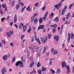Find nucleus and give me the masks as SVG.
<instances>
[{"label": "nucleus", "instance_id": "e433bc0d", "mask_svg": "<svg viewBox=\"0 0 74 74\" xmlns=\"http://www.w3.org/2000/svg\"><path fill=\"white\" fill-rule=\"evenodd\" d=\"M10 45L12 47H14V43H13V42H11L10 43Z\"/></svg>", "mask_w": 74, "mask_h": 74}, {"label": "nucleus", "instance_id": "a878e982", "mask_svg": "<svg viewBox=\"0 0 74 74\" xmlns=\"http://www.w3.org/2000/svg\"><path fill=\"white\" fill-rule=\"evenodd\" d=\"M65 11H66V10L64 9L62 10V15H64V13L65 12Z\"/></svg>", "mask_w": 74, "mask_h": 74}, {"label": "nucleus", "instance_id": "c9c22d12", "mask_svg": "<svg viewBox=\"0 0 74 74\" xmlns=\"http://www.w3.org/2000/svg\"><path fill=\"white\" fill-rule=\"evenodd\" d=\"M51 36H52V35L51 34H48V38L50 39L51 38Z\"/></svg>", "mask_w": 74, "mask_h": 74}, {"label": "nucleus", "instance_id": "69168bd1", "mask_svg": "<svg viewBox=\"0 0 74 74\" xmlns=\"http://www.w3.org/2000/svg\"><path fill=\"white\" fill-rule=\"evenodd\" d=\"M38 71L39 74H41V71L38 70Z\"/></svg>", "mask_w": 74, "mask_h": 74}, {"label": "nucleus", "instance_id": "0eeeda50", "mask_svg": "<svg viewBox=\"0 0 74 74\" xmlns=\"http://www.w3.org/2000/svg\"><path fill=\"white\" fill-rule=\"evenodd\" d=\"M44 25H40L38 27V30L40 29H44Z\"/></svg>", "mask_w": 74, "mask_h": 74}, {"label": "nucleus", "instance_id": "4be33fe9", "mask_svg": "<svg viewBox=\"0 0 74 74\" xmlns=\"http://www.w3.org/2000/svg\"><path fill=\"white\" fill-rule=\"evenodd\" d=\"M58 53V51L57 50H56L54 51L53 55H57V53Z\"/></svg>", "mask_w": 74, "mask_h": 74}, {"label": "nucleus", "instance_id": "6ab92c4d", "mask_svg": "<svg viewBox=\"0 0 74 74\" xmlns=\"http://www.w3.org/2000/svg\"><path fill=\"white\" fill-rule=\"evenodd\" d=\"M20 7V5L19 4H17L16 6V10H18L19 9V8Z\"/></svg>", "mask_w": 74, "mask_h": 74}, {"label": "nucleus", "instance_id": "e2e57ef3", "mask_svg": "<svg viewBox=\"0 0 74 74\" xmlns=\"http://www.w3.org/2000/svg\"><path fill=\"white\" fill-rule=\"evenodd\" d=\"M34 16H37L38 15V14H37V13H36L35 14H34Z\"/></svg>", "mask_w": 74, "mask_h": 74}, {"label": "nucleus", "instance_id": "2f4dec72", "mask_svg": "<svg viewBox=\"0 0 74 74\" xmlns=\"http://www.w3.org/2000/svg\"><path fill=\"white\" fill-rule=\"evenodd\" d=\"M50 71L52 72V74H55V71L53 70L52 69H50Z\"/></svg>", "mask_w": 74, "mask_h": 74}, {"label": "nucleus", "instance_id": "8fccbe9b", "mask_svg": "<svg viewBox=\"0 0 74 74\" xmlns=\"http://www.w3.org/2000/svg\"><path fill=\"white\" fill-rule=\"evenodd\" d=\"M4 19H5V18H1V21L2 22H4Z\"/></svg>", "mask_w": 74, "mask_h": 74}, {"label": "nucleus", "instance_id": "5701e85b", "mask_svg": "<svg viewBox=\"0 0 74 74\" xmlns=\"http://www.w3.org/2000/svg\"><path fill=\"white\" fill-rule=\"evenodd\" d=\"M42 18H40L39 20V22L40 23H41L42 22Z\"/></svg>", "mask_w": 74, "mask_h": 74}, {"label": "nucleus", "instance_id": "5fc2aeb1", "mask_svg": "<svg viewBox=\"0 0 74 74\" xmlns=\"http://www.w3.org/2000/svg\"><path fill=\"white\" fill-rule=\"evenodd\" d=\"M48 11H47L46 12L45 14V16H47V15H48Z\"/></svg>", "mask_w": 74, "mask_h": 74}, {"label": "nucleus", "instance_id": "393cba45", "mask_svg": "<svg viewBox=\"0 0 74 74\" xmlns=\"http://www.w3.org/2000/svg\"><path fill=\"white\" fill-rule=\"evenodd\" d=\"M60 72V68H58L57 69V71L56 72L57 73H59Z\"/></svg>", "mask_w": 74, "mask_h": 74}, {"label": "nucleus", "instance_id": "13d9d810", "mask_svg": "<svg viewBox=\"0 0 74 74\" xmlns=\"http://www.w3.org/2000/svg\"><path fill=\"white\" fill-rule=\"evenodd\" d=\"M0 14L1 15H2L3 14V12L1 10H0Z\"/></svg>", "mask_w": 74, "mask_h": 74}, {"label": "nucleus", "instance_id": "cd10ccee", "mask_svg": "<svg viewBox=\"0 0 74 74\" xmlns=\"http://www.w3.org/2000/svg\"><path fill=\"white\" fill-rule=\"evenodd\" d=\"M31 30H32V29H31V27H29V29H28L27 32L29 33H30V32L31 31Z\"/></svg>", "mask_w": 74, "mask_h": 74}, {"label": "nucleus", "instance_id": "c85d7f7f", "mask_svg": "<svg viewBox=\"0 0 74 74\" xmlns=\"http://www.w3.org/2000/svg\"><path fill=\"white\" fill-rule=\"evenodd\" d=\"M6 34L7 36H8V37H11V35L10 34L8 33V32L6 33Z\"/></svg>", "mask_w": 74, "mask_h": 74}, {"label": "nucleus", "instance_id": "7c9ffc66", "mask_svg": "<svg viewBox=\"0 0 74 74\" xmlns=\"http://www.w3.org/2000/svg\"><path fill=\"white\" fill-rule=\"evenodd\" d=\"M20 62V61H17L16 63V66H18V65H19Z\"/></svg>", "mask_w": 74, "mask_h": 74}, {"label": "nucleus", "instance_id": "f3484780", "mask_svg": "<svg viewBox=\"0 0 74 74\" xmlns=\"http://www.w3.org/2000/svg\"><path fill=\"white\" fill-rule=\"evenodd\" d=\"M19 65L20 67H22L23 66V63H22V62L21 61H20Z\"/></svg>", "mask_w": 74, "mask_h": 74}, {"label": "nucleus", "instance_id": "de8ad7c7", "mask_svg": "<svg viewBox=\"0 0 74 74\" xmlns=\"http://www.w3.org/2000/svg\"><path fill=\"white\" fill-rule=\"evenodd\" d=\"M34 65V63H31L30 64V67H33V66Z\"/></svg>", "mask_w": 74, "mask_h": 74}, {"label": "nucleus", "instance_id": "680f3d73", "mask_svg": "<svg viewBox=\"0 0 74 74\" xmlns=\"http://www.w3.org/2000/svg\"><path fill=\"white\" fill-rule=\"evenodd\" d=\"M19 29H22V27L20 25H18Z\"/></svg>", "mask_w": 74, "mask_h": 74}, {"label": "nucleus", "instance_id": "bb28decb", "mask_svg": "<svg viewBox=\"0 0 74 74\" xmlns=\"http://www.w3.org/2000/svg\"><path fill=\"white\" fill-rule=\"evenodd\" d=\"M34 19V16H32L31 18V20L32 23H33V22Z\"/></svg>", "mask_w": 74, "mask_h": 74}, {"label": "nucleus", "instance_id": "603ef678", "mask_svg": "<svg viewBox=\"0 0 74 74\" xmlns=\"http://www.w3.org/2000/svg\"><path fill=\"white\" fill-rule=\"evenodd\" d=\"M73 4H71L69 7V9H71V7H72V6H73Z\"/></svg>", "mask_w": 74, "mask_h": 74}, {"label": "nucleus", "instance_id": "052dcab7", "mask_svg": "<svg viewBox=\"0 0 74 74\" xmlns=\"http://www.w3.org/2000/svg\"><path fill=\"white\" fill-rule=\"evenodd\" d=\"M14 26L16 28H18V25L17 24H14Z\"/></svg>", "mask_w": 74, "mask_h": 74}, {"label": "nucleus", "instance_id": "b1692460", "mask_svg": "<svg viewBox=\"0 0 74 74\" xmlns=\"http://www.w3.org/2000/svg\"><path fill=\"white\" fill-rule=\"evenodd\" d=\"M37 66V67H39L41 66V64L40 63V62H38L37 63V64L36 65Z\"/></svg>", "mask_w": 74, "mask_h": 74}, {"label": "nucleus", "instance_id": "3c124183", "mask_svg": "<svg viewBox=\"0 0 74 74\" xmlns=\"http://www.w3.org/2000/svg\"><path fill=\"white\" fill-rule=\"evenodd\" d=\"M52 31L53 33H55L56 32V28H55L54 29H53Z\"/></svg>", "mask_w": 74, "mask_h": 74}, {"label": "nucleus", "instance_id": "20e7f679", "mask_svg": "<svg viewBox=\"0 0 74 74\" xmlns=\"http://www.w3.org/2000/svg\"><path fill=\"white\" fill-rule=\"evenodd\" d=\"M2 7L3 8H4L5 11L6 12L7 11V8L6 7V4H5L4 5H3V3H2Z\"/></svg>", "mask_w": 74, "mask_h": 74}, {"label": "nucleus", "instance_id": "423d86ee", "mask_svg": "<svg viewBox=\"0 0 74 74\" xmlns=\"http://www.w3.org/2000/svg\"><path fill=\"white\" fill-rule=\"evenodd\" d=\"M68 38L67 41L68 42H70V37L71 36V34H70V33H68Z\"/></svg>", "mask_w": 74, "mask_h": 74}, {"label": "nucleus", "instance_id": "4d7b16f0", "mask_svg": "<svg viewBox=\"0 0 74 74\" xmlns=\"http://www.w3.org/2000/svg\"><path fill=\"white\" fill-rule=\"evenodd\" d=\"M44 49L43 51V53H44L46 51V47H45V46L44 47Z\"/></svg>", "mask_w": 74, "mask_h": 74}, {"label": "nucleus", "instance_id": "6e6552de", "mask_svg": "<svg viewBox=\"0 0 74 74\" xmlns=\"http://www.w3.org/2000/svg\"><path fill=\"white\" fill-rule=\"evenodd\" d=\"M3 60H6L8 59V56L7 55H5L3 56Z\"/></svg>", "mask_w": 74, "mask_h": 74}, {"label": "nucleus", "instance_id": "4468645a", "mask_svg": "<svg viewBox=\"0 0 74 74\" xmlns=\"http://www.w3.org/2000/svg\"><path fill=\"white\" fill-rule=\"evenodd\" d=\"M41 47H38L36 49V51H37V52H41Z\"/></svg>", "mask_w": 74, "mask_h": 74}, {"label": "nucleus", "instance_id": "f257e3e1", "mask_svg": "<svg viewBox=\"0 0 74 74\" xmlns=\"http://www.w3.org/2000/svg\"><path fill=\"white\" fill-rule=\"evenodd\" d=\"M62 4V2H61L60 3H58V4H56L54 5V7L57 8L59 10L60 9V8L61 7V5Z\"/></svg>", "mask_w": 74, "mask_h": 74}, {"label": "nucleus", "instance_id": "7ed1b4c3", "mask_svg": "<svg viewBox=\"0 0 74 74\" xmlns=\"http://www.w3.org/2000/svg\"><path fill=\"white\" fill-rule=\"evenodd\" d=\"M41 40L42 42L44 44H45V43H46V42H47L46 40H45V38H44V37H41Z\"/></svg>", "mask_w": 74, "mask_h": 74}, {"label": "nucleus", "instance_id": "9d476101", "mask_svg": "<svg viewBox=\"0 0 74 74\" xmlns=\"http://www.w3.org/2000/svg\"><path fill=\"white\" fill-rule=\"evenodd\" d=\"M38 21V18H35L34 21V24H37Z\"/></svg>", "mask_w": 74, "mask_h": 74}, {"label": "nucleus", "instance_id": "49530a36", "mask_svg": "<svg viewBox=\"0 0 74 74\" xmlns=\"http://www.w3.org/2000/svg\"><path fill=\"white\" fill-rule=\"evenodd\" d=\"M66 69L67 70H70V66L69 65H67Z\"/></svg>", "mask_w": 74, "mask_h": 74}, {"label": "nucleus", "instance_id": "bf43d9fd", "mask_svg": "<svg viewBox=\"0 0 74 74\" xmlns=\"http://www.w3.org/2000/svg\"><path fill=\"white\" fill-rule=\"evenodd\" d=\"M42 11H44V10H45V6H44L42 8Z\"/></svg>", "mask_w": 74, "mask_h": 74}, {"label": "nucleus", "instance_id": "79ce46f5", "mask_svg": "<svg viewBox=\"0 0 74 74\" xmlns=\"http://www.w3.org/2000/svg\"><path fill=\"white\" fill-rule=\"evenodd\" d=\"M2 41L4 44H5V41L4 39H2Z\"/></svg>", "mask_w": 74, "mask_h": 74}, {"label": "nucleus", "instance_id": "f03ea898", "mask_svg": "<svg viewBox=\"0 0 74 74\" xmlns=\"http://www.w3.org/2000/svg\"><path fill=\"white\" fill-rule=\"evenodd\" d=\"M7 71V70L5 68H3L1 70V73L2 74H4Z\"/></svg>", "mask_w": 74, "mask_h": 74}, {"label": "nucleus", "instance_id": "0e129e2a", "mask_svg": "<svg viewBox=\"0 0 74 74\" xmlns=\"http://www.w3.org/2000/svg\"><path fill=\"white\" fill-rule=\"evenodd\" d=\"M34 36H35L34 38H35V40H37V36H36V35H34Z\"/></svg>", "mask_w": 74, "mask_h": 74}, {"label": "nucleus", "instance_id": "09e8293b", "mask_svg": "<svg viewBox=\"0 0 74 74\" xmlns=\"http://www.w3.org/2000/svg\"><path fill=\"white\" fill-rule=\"evenodd\" d=\"M38 2H37L36 3V4H35V7H37L38 5Z\"/></svg>", "mask_w": 74, "mask_h": 74}, {"label": "nucleus", "instance_id": "412c9836", "mask_svg": "<svg viewBox=\"0 0 74 74\" xmlns=\"http://www.w3.org/2000/svg\"><path fill=\"white\" fill-rule=\"evenodd\" d=\"M47 70V68L44 67V66H42V71H45Z\"/></svg>", "mask_w": 74, "mask_h": 74}, {"label": "nucleus", "instance_id": "a19ab883", "mask_svg": "<svg viewBox=\"0 0 74 74\" xmlns=\"http://www.w3.org/2000/svg\"><path fill=\"white\" fill-rule=\"evenodd\" d=\"M54 14V13H51V14L50 15V17H52V16H53V15Z\"/></svg>", "mask_w": 74, "mask_h": 74}, {"label": "nucleus", "instance_id": "ea45409f", "mask_svg": "<svg viewBox=\"0 0 74 74\" xmlns=\"http://www.w3.org/2000/svg\"><path fill=\"white\" fill-rule=\"evenodd\" d=\"M71 72V71L70 70V69H67V70L66 71V73L67 74H68V73H70Z\"/></svg>", "mask_w": 74, "mask_h": 74}, {"label": "nucleus", "instance_id": "c756f323", "mask_svg": "<svg viewBox=\"0 0 74 74\" xmlns=\"http://www.w3.org/2000/svg\"><path fill=\"white\" fill-rule=\"evenodd\" d=\"M71 39H74V35L73 34V33H72L71 34Z\"/></svg>", "mask_w": 74, "mask_h": 74}, {"label": "nucleus", "instance_id": "dca6fc26", "mask_svg": "<svg viewBox=\"0 0 74 74\" xmlns=\"http://www.w3.org/2000/svg\"><path fill=\"white\" fill-rule=\"evenodd\" d=\"M30 49L31 50V52H32V53H33V52H34V49H33V47H32V46H31Z\"/></svg>", "mask_w": 74, "mask_h": 74}, {"label": "nucleus", "instance_id": "58836bf2", "mask_svg": "<svg viewBox=\"0 0 74 74\" xmlns=\"http://www.w3.org/2000/svg\"><path fill=\"white\" fill-rule=\"evenodd\" d=\"M21 47L23 48L25 47V44L23 43H22Z\"/></svg>", "mask_w": 74, "mask_h": 74}, {"label": "nucleus", "instance_id": "6e6d98bb", "mask_svg": "<svg viewBox=\"0 0 74 74\" xmlns=\"http://www.w3.org/2000/svg\"><path fill=\"white\" fill-rule=\"evenodd\" d=\"M20 25L21 26H22L23 27V26H24V24L22 23H20Z\"/></svg>", "mask_w": 74, "mask_h": 74}, {"label": "nucleus", "instance_id": "2eb2a0df", "mask_svg": "<svg viewBox=\"0 0 74 74\" xmlns=\"http://www.w3.org/2000/svg\"><path fill=\"white\" fill-rule=\"evenodd\" d=\"M54 60L55 59L54 58H52L51 59H50L49 64H51V63H52L53 62Z\"/></svg>", "mask_w": 74, "mask_h": 74}, {"label": "nucleus", "instance_id": "473e14b6", "mask_svg": "<svg viewBox=\"0 0 74 74\" xmlns=\"http://www.w3.org/2000/svg\"><path fill=\"white\" fill-rule=\"evenodd\" d=\"M26 8V6H25L22 9H21V12H23V11L25 10V9Z\"/></svg>", "mask_w": 74, "mask_h": 74}, {"label": "nucleus", "instance_id": "aec40b11", "mask_svg": "<svg viewBox=\"0 0 74 74\" xmlns=\"http://www.w3.org/2000/svg\"><path fill=\"white\" fill-rule=\"evenodd\" d=\"M54 21H56V22H58L59 21V18L58 17H56L55 18L54 20Z\"/></svg>", "mask_w": 74, "mask_h": 74}, {"label": "nucleus", "instance_id": "37998d69", "mask_svg": "<svg viewBox=\"0 0 74 74\" xmlns=\"http://www.w3.org/2000/svg\"><path fill=\"white\" fill-rule=\"evenodd\" d=\"M18 3H19V4H21V5H24V3H23V2L20 1Z\"/></svg>", "mask_w": 74, "mask_h": 74}, {"label": "nucleus", "instance_id": "f8f14e48", "mask_svg": "<svg viewBox=\"0 0 74 74\" xmlns=\"http://www.w3.org/2000/svg\"><path fill=\"white\" fill-rule=\"evenodd\" d=\"M30 6H29L28 7L26 8V10L27 11H29L30 12V11H32V9L30 8Z\"/></svg>", "mask_w": 74, "mask_h": 74}, {"label": "nucleus", "instance_id": "a211bd4d", "mask_svg": "<svg viewBox=\"0 0 74 74\" xmlns=\"http://www.w3.org/2000/svg\"><path fill=\"white\" fill-rule=\"evenodd\" d=\"M57 26L58 25L56 24H55L54 25H50V27H55V28H56Z\"/></svg>", "mask_w": 74, "mask_h": 74}, {"label": "nucleus", "instance_id": "4c0bfd02", "mask_svg": "<svg viewBox=\"0 0 74 74\" xmlns=\"http://www.w3.org/2000/svg\"><path fill=\"white\" fill-rule=\"evenodd\" d=\"M15 57H14L12 59V64L13 63V62H15Z\"/></svg>", "mask_w": 74, "mask_h": 74}, {"label": "nucleus", "instance_id": "1a4fd4ad", "mask_svg": "<svg viewBox=\"0 0 74 74\" xmlns=\"http://www.w3.org/2000/svg\"><path fill=\"white\" fill-rule=\"evenodd\" d=\"M54 40H56V41H58V40H59V36H58L56 35L54 36Z\"/></svg>", "mask_w": 74, "mask_h": 74}, {"label": "nucleus", "instance_id": "a18cd8bd", "mask_svg": "<svg viewBox=\"0 0 74 74\" xmlns=\"http://www.w3.org/2000/svg\"><path fill=\"white\" fill-rule=\"evenodd\" d=\"M24 37H25V35H22L21 36V40H22L23 39V38H24Z\"/></svg>", "mask_w": 74, "mask_h": 74}, {"label": "nucleus", "instance_id": "338daca9", "mask_svg": "<svg viewBox=\"0 0 74 74\" xmlns=\"http://www.w3.org/2000/svg\"><path fill=\"white\" fill-rule=\"evenodd\" d=\"M67 6H65L64 8V10H66V9H67Z\"/></svg>", "mask_w": 74, "mask_h": 74}, {"label": "nucleus", "instance_id": "c03bdc74", "mask_svg": "<svg viewBox=\"0 0 74 74\" xmlns=\"http://www.w3.org/2000/svg\"><path fill=\"white\" fill-rule=\"evenodd\" d=\"M34 39L33 37H32V39H31V41L32 42H34Z\"/></svg>", "mask_w": 74, "mask_h": 74}, {"label": "nucleus", "instance_id": "ddd939ff", "mask_svg": "<svg viewBox=\"0 0 74 74\" xmlns=\"http://www.w3.org/2000/svg\"><path fill=\"white\" fill-rule=\"evenodd\" d=\"M23 32H25L27 29V25H25L23 27Z\"/></svg>", "mask_w": 74, "mask_h": 74}, {"label": "nucleus", "instance_id": "72a5a7b5", "mask_svg": "<svg viewBox=\"0 0 74 74\" xmlns=\"http://www.w3.org/2000/svg\"><path fill=\"white\" fill-rule=\"evenodd\" d=\"M36 41L38 42L39 44H41V42H40V39H37L36 40Z\"/></svg>", "mask_w": 74, "mask_h": 74}, {"label": "nucleus", "instance_id": "864d4df0", "mask_svg": "<svg viewBox=\"0 0 74 74\" xmlns=\"http://www.w3.org/2000/svg\"><path fill=\"white\" fill-rule=\"evenodd\" d=\"M67 15H68L69 17H71V15L70 13H69Z\"/></svg>", "mask_w": 74, "mask_h": 74}, {"label": "nucleus", "instance_id": "f704fd0d", "mask_svg": "<svg viewBox=\"0 0 74 74\" xmlns=\"http://www.w3.org/2000/svg\"><path fill=\"white\" fill-rule=\"evenodd\" d=\"M13 33L14 32L12 31H10L9 32V33H10V34L11 35H12Z\"/></svg>", "mask_w": 74, "mask_h": 74}, {"label": "nucleus", "instance_id": "774afa93", "mask_svg": "<svg viewBox=\"0 0 74 74\" xmlns=\"http://www.w3.org/2000/svg\"><path fill=\"white\" fill-rule=\"evenodd\" d=\"M3 46V44L1 42H0V47H1Z\"/></svg>", "mask_w": 74, "mask_h": 74}, {"label": "nucleus", "instance_id": "9b49d317", "mask_svg": "<svg viewBox=\"0 0 74 74\" xmlns=\"http://www.w3.org/2000/svg\"><path fill=\"white\" fill-rule=\"evenodd\" d=\"M17 21V17L16 16V14L14 15V22L15 23Z\"/></svg>", "mask_w": 74, "mask_h": 74}, {"label": "nucleus", "instance_id": "39448f33", "mask_svg": "<svg viewBox=\"0 0 74 74\" xmlns=\"http://www.w3.org/2000/svg\"><path fill=\"white\" fill-rule=\"evenodd\" d=\"M66 65L67 64H66V63L65 62L63 61L62 62V66L63 68L64 67L66 68Z\"/></svg>", "mask_w": 74, "mask_h": 74}]
</instances>
